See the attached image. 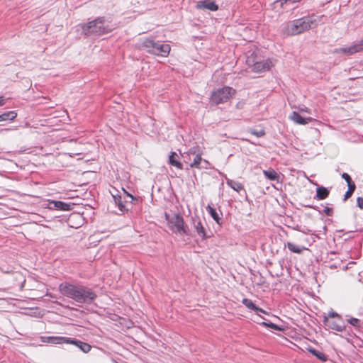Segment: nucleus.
<instances>
[{
  "label": "nucleus",
  "instance_id": "1",
  "mask_svg": "<svg viewBox=\"0 0 363 363\" xmlns=\"http://www.w3.org/2000/svg\"><path fill=\"white\" fill-rule=\"evenodd\" d=\"M59 290L63 296L79 303L93 301L96 298V294L91 289L83 286L74 285L68 282H64L60 284Z\"/></svg>",
  "mask_w": 363,
  "mask_h": 363
},
{
  "label": "nucleus",
  "instance_id": "2",
  "mask_svg": "<svg viewBox=\"0 0 363 363\" xmlns=\"http://www.w3.org/2000/svg\"><path fill=\"white\" fill-rule=\"evenodd\" d=\"M317 25L318 20L315 17L306 16L288 23L283 28V33L286 35H295L315 27Z\"/></svg>",
  "mask_w": 363,
  "mask_h": 363
},
{
  "label": "nucleus",
  "instance_id": "3",
  "mask_svg": "<svg viewBox=\"0 0 363 363\" xmlns=\"http://www.w3.org/2000/svg\"><path fill=\"white\" fill-rule=\"evenodd\" d=\"M164 217L167 226L172 233L180 235H189L188 227L185 225L184 218L180 214L176 213L171 216L165 213Z\"/></svg>",
  "mask_w": 363,
  "mask_h": 363
},
{
  "label": "nucleus",
  "instance_id": "4",
  "mask_svg": "<svg viewBox=\"0 0 363 363\" xmlns=\"http://www.w3.org/2000/svg\"><path fill=\"white\" fill-rule=\"evenodd\" d=\"M235 94V90L230 86H223L211 93L210 102L213 105H218L227 102Z\"/></svg>",
  "mask_w": 363,
  "mask_h": 363
},
{
  "label": "nucleus",
  "instance_id": "5",
  "mask_svg": "<svg viewBox=\"0 0 363 363\" xmlns=\"http://www.w3.org/2000/svg\"><path fill=\"white\" fill-rule=\"evenodd\" d=\"M82 30L86 35L89 33L101 35L108 32V29L105 26L104 18H98L83 25Z\"/></svg>",
  "mask_w": 363,
  "mask_h": 363
},
{
  "label": "nucleus",
  "instance_id": "6",
  "mask_svg": "<svg viewBox=\"0 0 363 363\" xmlns=\"http://www.w3.org/2000/svg\"><path fill=\"white\" fill-rule=\"evenodd\" d=\"M185 160L188 161L191 160L193 157V161L190 163L189 166L191 168L201 169V164L202 162V151L199 147H193L190 148L187 152H185L183 155Z\"/></svg>",
  "mask_w": 363,
  "mask_h": 363
},
{
  "label": "nucleus",
  "instance_id": "7",
  "mask_svg": "<svg viewBox=\"0 0 363 363\" xmlns=\"http://www.w3.org/2000/svg\"><path fill=\"white\" fill-rule=\"evenodd\" d=\"M247 62L249 65H251L252 62V69L255 72H266L270 69V68L273 66L272 61L269 60H264L262 61L253 62L251 58H247Z\"/></svg>",
  "mask_w": 363,
  "mask_h": 363
},
{
  "label": "nucleus",
  "instance_id": "8",
  "mask_svg": "<svg viewBox=\"0 0 363 363\" xmlns=\"http://www.w3.org/2000/svg\"><path fill=\"white\" fill-rule=\"evenodd\" d=\"M363 50V38L359 42L346 48H337L335 50V53L343 54L346 55H351Z\"/></svg>",
  "mask_w": 363,
  "mask_h": 363
},
{
  "label": "nucleus",
  "instance_id": "9",
  "mask_svg": "<svg viewBox=\"0 0 363 363\" xmlns=\"http://www.w3.org/2000/svg\"><path fill=\"white\" fill-rule=\"evenodd\" d=\"M171 50L170 45L165 43H160L155 41L153 49L150 50L151 54L167 57Z\"/></svg>",
  "mask_w": 363,
  "mask_h": 363
},
{
  "label": "nucleus",
  "instance_id": "10",
  "mask_svg": "<svg viewBox=\"0 0 363 363\" xmlns=\"http://www.w3.org/2000/svg\"><path fill=\"white\" fill-rule=\"evenodd\" d=\"M324 324L329 328L338 331L342 332L345 330V325L342 318H337V320H330L328 318H323Z\"/></svg>",
  "mask_w": 363,
  "mask_h": 363
},
{
  "label": "nucleus",
  "instance_id": "11",
  "mask_svg": "<svg viewBox=\"0 0 363 363\" xmlns=\"http://www.w3.org/2000/svg\"><path fill=\"white\" fill-rule=\"evenodd\" d=\"M191 223L196 230L198 235L202 239L205 240L206 239V233L205 231V229L201 223V221L200 218L198 216L192 217L191 218Z\"/></svg>",
  "mask_w": 363,
  "mask_h": 363
},
{
  "label": "nucleus",
  "instance_id": "12",
  "mask_svg": "<svg viewBox=\"0 0 363 363\" xmlns=\"http://www.w3.org/2000/svg\"><path fill=\"white\" fill-rule=\"evenodd\" d=\"M41 342L45 343L60 345L67 343L68 337L61 336H42L40 337Z\"/></svg>",
  "mask_w": 363,
  "mask_h": 363
},
{
  "label": "nucleus",
  "instance_id": "13",
  "mask_svg": "<svg viewBox=\"0 0 363 363\" xmlns=\"http://www.w3.org/2000/svg\"><path fill=\"white\" fill-rule=\"evenodd\" d=\"M196 8L197 9H207L211 11H216L218 9V6L216 3L211 0H201L196 3Z\"/></svg>",
  "mask_w": 363,
  "mask_h": 363
},
{
  "label": "nucleus",
  "instance_id": "14",
  "mask_svg": "<svg viewBox=\"0 0 363 363\" xmlns=\"http://www.w3.org/2000/svg\"><path fill=\"white\" fill-rule=\"evenodd\" d=\"M289 119L299 125H306L313 121L311 117L303 118L298 112L293 111L289 116Z\"/></svg>",
  "mask_w": 363,
  "mask_h": 363
},
{
  "label": "nucleus",
  "instance_id": "15",
  "mask_svg": "<svg viewBox=\"0 0 363 363\" xmlns=\"http://www.w3.org/2000/svg\"><path fill=\"white\" fill-rule=\"evenodd\" d=\"M67 344H72L76 345L77 347H79L82 351H83L85 353L89 352L91 350V345L88 343L83 342L80 340H77L75 339H72L68 337V341H67Z\"/></svg>",
  "mask_w": 363,
  "mask_h": 363
},
{
  "label": "nucleus",
  "instance_id": "16",
  "mask_svg": "<svg viewBox=\"0 0 363 363\" xmlns=\"http://www.w3.org/2000/svg\"><path fill=\"white\" fill-rule=\"evenodd\" d=\"M155 45V41L152 39L145 38L141 39L138 43V47L140 49L145 50L147 52L150 53V50L153 49Z\"/></svg>",
  "mask_w": 363,
  "mask_h": 363
},
{
  "label": "nucleus",
  "instance_id": "17",
  "mask_svg": "<svg viewBox=\"0 0 363 363\" xmlns=\"http://www.w3.org/2000/svg\"><path fill=\"white\" fill-rule=\"evenodd\" d=\"M50 208H56L61 211H69L70 210V205L60 201H50Z\"/></svg>",
  "mask_w": 363,
  "mask_h": 363
},
{
  "label": "nucleus",
  "instance_id": "18",
  "mask_svg": "<svg viewBox=\"0 0 363 363\" xmlns=\"http://www.w3.org/2000/svg\"><path fill=\"white\" fill-rule=\"evenodd\" d=\"M242 303L250 310H252L256 312H260L262 313H267L265 311L256 306L255 304L252 302V301L249 298H243Z\"/></svg>",
  "mask_w": 363,
  "mask_h": 363
},
{
  "label": "nucleus",
  "instance_id": "19",
  "mask_svg": "<svg viewBox=\"0 0 363 363\" xmlns=\"http://www.w3.org/2000/svg\"><path fill=\"white\" fill-rule=\"evenodd\" d=\"M285 246H287L288 249L294 253L301 254L304 250H308L307 247L297 245L293 242H288Z\"/></svg>",
  "mask_w": 363,
  "mask_h": 363
},
{
  "label": "nucleus",
  "instance_id": "20",
  "mask_svg": "<svg viewBox=\"0 0 363 363\" xmlns=\"http://www.w3.org/2000/svg\"><path fill=\"white\" fill-rule=\"evenodd\" d=\"M169 163L171 165H172L179 169H182V168H183L182 164L178 160V155L174 152H171V154L169 157Z\"/></svg>",
  "mask_w": 363,
  "mask_h": 363
},
{
  "label": "nucleus",
  "instance_id": "21",
  "mask_svg": "<svg viewBox=\"0 0 363 363\" xmlns=\"http://www.w3.org/2000/svg\"><path fill=\"white\" fill-rule=\"evenodd\" d=\"M263 174L266 178L271 181H278L279 180V174L278 173L273 169L269 168V169L264 170Z\"/></svg>",
  "mask_w": 363,
  "mask_h": 363
},
{
  "label": "nucleus",
  "instance_id": "22",
  "mask_svg": "<svg viewBox=\"0 0 363 363\" xmlns=\"http://www.w3.org/2000/svg\"><path fill=\"white\" fill-rule=\"evenodd\" d=\"M225 179L226 184L235 191L240 192L243 189V185L241 183L228 178H225Z\"/></svg>",
  "mask_w": 363,
  "mask_h": 363
},
{
  "label": "nucleus",
  "instance_id": "23",
  "mask_svg": "<svg viewBox=\"0 0 363 363\" xmlns=\"http://www.w3.org/2000/svg\"><path fill=\"white\" fill-rule=\"evenodd\" d=\"M329 195V191L325 187H318L316 190V198L318 200H323Z\"/></svg>",
  "mask_w": 363,
  "mask_h": 363
},
{
  "label": "nucleus",
  "instance_id": "24",
  "mask_svg": "<svg viewBox=\"0 0 363 363\" xmlns=\"http://www.w3.org/2000/svg\"><path fill=\"white\" fill-rule=\"evenodd\" d=\"M113 199L115 203L121 213H124L128 211V208H126L125 206L123 204L121 196H113Z\"/></svg>",
  "mask_w": 363,
  "mask_h": 363
},
{
  "label": "nucleus",
  "instance_id": "25",
  "mask_svg": "<svg viewBox=\"0 0 363 363\" xmlns=\"http://www.w3.org/2000/svg\"><path fill=\"white\" fill-rule=\"evenodd\" d=\"M17 116V113L14 111H8L0 115V121L7 120H13Z\"/></svg>",
  "mask_w": 363,
  "mask_h": 363
},
{
  "label": "nucleus",
  "instance_id": "26",
  "mask_svg": "<svg viewBox=\"0 0 363 363\" xmlns=\"http://www.w3.org/2000/svg\"><path fill=\"white\" fill-rule=\"evenodd\" d=\"M308 351L313 354V355H315L318 359H319L320 360L323 361V362H325L326 361L327 359V357L325 356V354H323V352H320L319 351H317L316 350L313 349V348H308Z\"/></svg>",
  "mask_w": 363,
  "mask_h": 363
},
{
  "label": "nucleus",
  "instance_id": "27",
  "mask_svg": "<svg viewBox=\"0 0 363 363\" xmlns=\"http://www.w3.org/2000/svg\"><path fill=\"white\" fill-rule=\"evenodd\" d=\"M206 209L209 214L211 216V217L213 218V220H215L216 222H218L219 216L216 210L210 205L207 206Z\"/></svg>",
  "mask_w": 363,
  "mask_h": 363
},
{
  "label": "nucleus",
  "instance_id": "28",
  "mask_svg": "<svg viewBox=\"0 0 363 363\" xmlns=\"http://www.w3.org/2000/svg\"><path fill=\"white\" fill-rule=\"evenodd\" d=\"M347 186L348 190L347 191L344 196V200H347L348 198H350L352 195L356 188L355 184H350Z\"/></svg>",
  "mask_w": 363,
  "mask_h": 363
},
{
  "label": "nucleus",
  "instance_id": "29",
  "mask_svg": "<svg viewBox=\"0 0 363 363\" xmlns=\"http://www.w3.org/2000/svg\"><path fill=\"white\" fill-rule=\"evenodd\" d=\"M347 322L356 328H359L361 326L360 320L356 318H350L347 320Z\"/></svg>",
  "mask_w": 363,
  "mask_h": 363
},
{
  "label": "nucleus",
  "instance_id": "30",
  "mask_svg": "<svg viewBox=\"0 0 363 363\" xmlns=\"http://www.w3.org/2000/svg\"><path fill=\"white\" fill-rule=\"evenodd\" d=\"M249 131L252 135H254L257 136V138L263 137L264 135H265V130L264 129H262L260 130L250 129Z\"/></svg>",
  "mask_w": 363,
  "mask_h": 363
},
{
  "label": "nucleus",
  "instance_id": "31",
  "mask_svg": "<svg viewBox=\"0 0 363 363\" xmlns=\"http://www.w3.org/2000/svg\"><path fill=\"white\" fill-rule=\"evenodd\" d=\"M342 179H344L346 181L347 185L354 184L352 181V179H351L350 176L347 173H343L342 174Z\"/></svg>",
  "mask_w": 363,
  "mask_h": 363
},
{
  "label": "nucleus",
  "instance_id": "32",
  "mask_svg": "<svg viewBox=\"0 0 363 363\" xmlns=\"http://www.w3.org/2000/svg\"><path fill=\"white\" fill-rule=\"evenodd\" d=\"M324 318H328L329 319L331 320V318H334L339 319V318H341V316L338 313H337L334 311H330L328 313V315L325 316Z\"/></svg>",
  "mask_w": 363,
  "mask_h": 363
},
{
  "label": "nucleus",
  "instance_id": "33",
  "mask_svg": "<svg viewBox=\"0 0 363 363\" xmlns=\"http://www.w3.org/2000/svg\"><path fill=\"white\" fill-rule=\"evenodd\" d=\"M301 0H278L276 3L277 4H280V5L282 6L283 4H287L288 2H291V3H296V2H298L300 1Z\"/></svg>",
  "mask_w": 363,
  "mask_h": 363
},
{
  "label": "nucleus",
  "instance_id": "34",
  "mask_svg": "<svg viewBox=\"0 0 363 363\" xmlns=\"http://www.w3.org/2000/svg\"><path fill=\"white\" fill-rule=\"evenodd\" d=\"M123 191H124V193L127 195V196L130 197L132 199V201H133V202H134V203H135L136 202L139 201L138 199L133 197V195H131L130 194H129L128 192H127L124 189H123Z\"/></svg>",
  "mask_w": 363,
  "mask_h": 363
},
{
  "label": "nucleus",
  "instance_id": "35",
  "mask_svg": "<svg viewBox=\"0 0 363 363\" xmlns=\"http://www.w3.org/2000/svg\"><path fill=\"white\" fill-rule=\"evenodd\" d=\"M357 206L363 209V198L362 197H358L357 200Z\"/></svg>",
  "mask_w": 363,
  "mask_h": 363
},
{
  "label": "nucleus",
  "instance_id": "36",
  "mask_svg": "<svg viewBox=\"0 0 363 363\" xmlns=\"http://www.w3.org/2000/svg\"><path fill=\"white\" fill-rule=\"evenodd\" d=\"M262 324L264 325H266L267 327H269L271 328H273V329H277V325H275V324H274L272 323H267L265 322H263V323H262Z\"/></svg>",
  "mask_w": 363,
  "mask_h": 363
},
{
  "label": "nucleus",
  "instance_id": "37",
  "mask_svg": "<svg viewBox=\"0 0 363 363\" xmlns=\"http://www.w3.org/2000/svg\"><path fill=\"white\" fill-rule=\"evenodd\" d=\"M245 105V102L244 101H240L236 104V108L238 109H242L244 108Z\"/></svg>",
  "mask_w": 363,
  "mask_h": 363
},
{
  "label": "nucleus",
  "instance_id": "38",
  "mask_svg": "<svg viewBox=\"0 0 363 363\" xmlns=\"http://www.w3.org/2000/svg\"><path fill=\"white\" fill-rule=\"evenodd\" d=\"M201 163L204 164V165H203L201 167L205 168V169H208V166L210 165L209 162L207 160H204V159H203Z\"/></svg>",
  "mask_w": 363,
  "mask_h": 363
},
{
  "label": "nucleus",
  "instance_id": "39",
  "mask_svg": "<svg viewBox=\"0 0 363 363\" xmlns=\"http://www.w3.org/2000/svg\"><path fill=\"white\" fill-rule=\"evenodd\" d=\"M324 212L328 215V216H331V212H332V209L330 208H325L324 209Z\"/></svg>",
  "mask_w": 363,
  "mask_h": 363
},
{
  "label": "nucleus",
  "instance_id": "40",
  "mask_svg": "<svg viewBox=\"0 0 363 363\" xmlns=\"http://www.w3.org/2000/svg\"><path fill=\"white\" fill-rule=\"evenodd\" d=\"M301 111L302 112H306V113H311V110L308 108H301L300 109Z\"/></svg>",
  "mask_w": 363,
  "mask_h": 363
},
{
  "label": "nucleus",
  "instance_id": "41",
  "mask_svg": "<svg viewBox=\"0 0 363 363\" xmlns=\"http://www.w3.org/2000/svg\"><path fill=\"white\" fill-rule=\"evenodd\" d=\"M5 99L3 96H0V106L4 105Z\"/></svg>",
  "mask_w": 363,
  "mask_h": 363
}]
</instances>
